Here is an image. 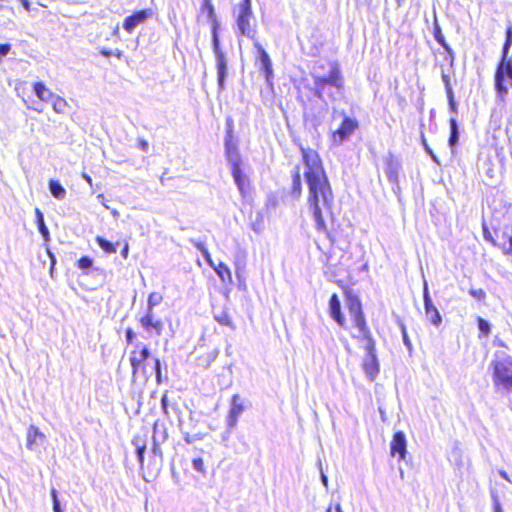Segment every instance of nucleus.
<instances>
[{
  "label": "nucleus",
  "mask_w": 512,
  "mask_h": 512,
  "mask_svg": "<svg viewBox=\"0 0 512 512\" xmlns=\"http://www.w3.org/2000/svg\"><path fill=\"white\" fill-rule=\"evenodd\" d=\"M336 285L341 289L345 301V307L349 318L342 310V304L338 294L333 293L328 302L330 318L342 329H355L358 334L353 338L366 341L367 355L362 362V368L371 381L375 380L380 372V366L376 355V343L369 328L361 298L343 280H337Z\"/></svg>",
  "instance_id": "nucleus-1"
},
{
  "label": "nucleus",
  "mask_w": 512,
  "mask_h": 512,
  "mask_svg": "<svg viewBox=\"0 0 512 512\" xmlns=\"http://www.w3.org/2000/svg\"><path fill=\"white\" fill-rule=\"evenodd\" d=\"M305 166L304 179L307 184V204L312 212L318 232L328 235L325 215H332L334 192L319 153L311 148H300Z\"/></svg>",
  "instance_id": "nucleus-2"
},
{
  "label": "nucleus",
  "mask_w": 512,
  "mask_h": 512,
  "mask_svg": "<svg viewBox=\"0 0 512 512\" xmlns=\"http://www.w3.org/2000/svg\"><path fill=\"white\" fill-rule=\"evenodd\" d=\"M197 21L205 19L210 22L213 50L217 58V76L219 88L224 87L226 77V60L223 51L220 48L219 29L220 22L218 20L213 0H202L199 12L196 17Z\"/></svg>",
  "instance_id": "nucleus-3"
},
{
  "label": "nucleus",
  "mask_w": 512,
  "mask_h": 512,
  "mask_svg": "<svg viewBox=\"0 0 512 512\" xmlns=\"http://www.w3.org/2000/svg\"><path fill=\"white\" fill-rule=\"evenodd\" d=\"M313 82L314 95L320 100L324 99L329 87L335 88L338 92H342L345 87V78L340 65L336 61L330 64L327 76H314Z\"/></svg>",
  "instance_id": "nucleus-4"
},
{
  "label": "nucleus",
  "mask_w": 512,
  "mask_h": 512,
  "mask_svg": "<svg viewBox=\"0 0 512 512\" xmlns=\"http://www.w3.org/2000/svg\"><path fill=\"white\" fill-rule=\"evenodd\" d=\"M492 380L496 389L512 392V357L503 355L491 362Z\"/></svg>",
  "instance_id": "nucleus-5"
},
{
  "label": "nucleus",
  "mask_w": 512,
  "mask_h": 512,
  "mask_svg": "<svg viewBox=\"0 0 512 512\" xmlns=\"http://www.w3.org/2000/svg\"><path fill=\"white\" fill-rule=\"evenodd\" d=\"M236 25L240 35L254 41L256 39V23L253 16L251 0H242L239 3L238 15L236 17Z\"/></svg>",
  "instance_id": "nucleus-6"
},
{
  "label": "nucleus",
  "mask_w": 512,
  "mask_h": 512,
  "mask_svg": "<svg viewBox=\"0 0 512 512\" xmlns=\"http://www.w3.org/2000/svg\"><path fill=\"white\" fill-rule=\"evenodd\" d=\"M482 232L484 239L489 242L493 247L499 249L503 255L512 257V225L510 232L508 227L504 229H495L496 237H493L492 232L486 223L482 224Z\"/></svg>",
  "instance_id": "nucleus-7"
},
{
  "label": "nucleus",
  "mask_w": 512,
  "mask_h": 512,
  "mask_svg": "<svg viewBox=\"0 0 512 512\" xmlns=\"http://www.w3.org/2000/svg\"><path fill=\"white\" fill-rule=\"evenodd\" d=\"M341 116L339 127L330 133V141L334 146H340L348 141L360 127L358 119L347 115L345 111L341 112Z\"/></svg>",
  "instance_id": "nucleus-8"
},
{
  "label": "nucleus",
  "mask_w": 512,
  "mask_h": 512,
  "mask_svg": "<svg viewBox=\"0 0 512 512\" xmlns=\"http://www.w3.org/2000/svg\"><path fill=\"white\" fill-rule=\"evenodd\" d=\"M151 353L147 345L137 343L130 351L129 361L131 366L132 378L148 377L146 361Z\"/></svg>",
  "instance_id": "nucleus-9"
},
{
  "label": "nucleus",
  "mask_w": 512,
  "mask_h": 512,
  "mask_svg": "<svg viewBox=\"0 0 512 512\" xmlns=\"http://www.w3.org/2000/svg\"><path fill=\"white\" fill-rule=\"evenodd\" d=\"M138 324L149 337H160L164 331V321L155 312L144 311L138 317Z\"/></svg>",
  "instance_id": "nucleus-10"
},
{
  "label": "nucleus",
  "mask_w": 512,
  "mask_h": 512,
  "mask_svg": "<svg viewBox=\"0 0 512 512\" xmlns=\"http://www.w3.org/2000/svg\"><path fill=\"white\" fill-rule=\"evenodd\" d=\"M253 46L258 52V57L255 60V64L259 66V69L262 72L266 83L270 87H273L274 72L270 56L259 41H254Z\"/></svg>",
  "instance_id": "nucleus-11"
},
{
  "label": "nucleus",
  "mask_w": 512,
  "mask_h": 512,
  "mask_svg": "<svg viewBox=\"0 0 512 512\" xmlns=\"http://www.w3.org/2000/svg\"><path fill=\"white\" fill-rule=\"evenodd\" d=\"M246 406L244 399L239 394L231 397L230 408L226 416L228 429H234L238 423L239 416L244 412Z\"/></svg>",
  "instance_id": "nucleus-12"
},
{
  "label": "nucleus",
  "mask_w": 512,
  "mask_h": 512,
  "mask_svg": "<svg viewBox=\"0 0 512 512\" xmlns=\"http://www.w3.org/2000/svg\"><path fill=\"white\" fill-rule=\"evenodd\" d=\"M151 17V9L137 10L124 19L123 28L127 33L131 34L137 26L145 23Z\"/></svg>",
  "instance_id": "nucleus-13"
},
{
  "label": "nucleus",
  "mask_w": 512,
  "mask_h": 512,
  "mask_svg": "<svg viewBox=\"0 0 512 512\" xmlns=\"http://www.w3.org/2000/svg\"><path fill=\"white\" fill-rule=\"evenodd\" d=\"M407 454V441L405 434L402 431H397L393 434L390 442V455L397 457L398 461H403Z\"/></svg>",
  "instance_id": "nucleus-14"
},
{
  "label": "nucleus",
  "mask_w": 512,
  "mask_h": 512,
  "mask_svg": "<svg viewBox=\"0 0 512 512\" xmlns=\"http://www.w3.org/2000/svg\"><path fill=\"white\" fill-rule=\"evenodd\" d=\"M424 299V309L426 319L434 326H439L442 322V317L438 311V309L433 305L432 300L429 296V292L427 287L424 289L423 293Z\"/></svg>",
  "instance_id": "nucleus-15"
},
{
  "label": "nucleus",
  "mask_w": 512,
  "mask_h": 512,
  "mask_svg": "<svg viewBox=\"0 0 512 512\" xmlns=\"http://www.w3.org/2000/svg\"><path fill=\"white\" fill-rule=\"evenodd\" d=\"M231 173L240 193L245 196L249 191V181L242 172L239 162L232 163Z\"/></svg>",
  "instance_id": "nucleus-16"
},
{
  "label": "nucleus",
  "mask_w": 512,
  "mask_h": 512,
  "mask_svg": "<svg viewBox=\"0 0 512 512\" xmlns=\"http://www.w3.org/2000/svg\"><path fill=\"white\" fill-rule=\"evenodd\" d=\"M291 186L289 189V195L291 198L297 200L302 195V177L299 165H296L291 171Z\"/></svg>",
  "instance_id": "nucleus-17"
},
{
  "label": "nucleus",
  "mask_w": 512,
  "mask_h": 512,
  "mask_svg": "<svg viewBox=\"0 0 512 512\" xmlns=\"http://www.w3.org/2000/svg\"><path fill=\"white\" fill-rule=\"evenodd\" d=\"M385 164L388 181L392 184L398 185L399 172L401 168L399 161L393 155H390L386 159Z\"/></svg>",
  "instance_id": "nucleus-18"
},
{
  "label": "nucleus",
  "mask_w": 512,
  "mask_h": 512,
  "mask_svg": "<svg viewBox=\"0 0 512 512\" xmlns=\"http://www.w3.org/2000/svg\"><path fill=\"white\" fill-rule=\"evenodd\" d=\"M213 269L225 286H231L233 284L231 270L225 263L220 262L215 265Z\"/></svg>",
  "instance_id": "nucleus-19"
},
{
  "label": "nucleus",
  "mask_w": 512,
  "mask_h": 512,
  "mask_svg": "<svg viewBox=\"0 0 512 512\" xmlns=\"http://www.w3.org/2000/svg\"><path fill=\"white\" fill-rule=\"evenodd\" d=\"M33 91L42 102H48L54 96L52 91L43 82H35L33 84Z\"/></svg>",
  "instance_id": "nucleus-20"
},
{
  "label": "nucleus",
  "mask_w": 512,
  "mask_h": 512,
  "mask_svg": "<svg viewBox=\"0 0 512 512\" xmlns=\"http://www.w3.org/2000/svg\"><path fill=\"white\" fill-rule=\"evenodd\" d=\"M225 152L228 157V159L231 161V164L234 161H237L240 163V155L238 152V148L236 143L234 142V137H225Z\"/></svg>",
  "instance_id": "nucleus-21"
},
{
  "label": "nucleus",
  "mask_w": 512,
  "mask_h": 512,
  "mask_svg": "<svg viewBox=\"0 0 512 512\" xmlns=\"http://www.w3.org/2000/svg\"><path fill=\"white\" fill-rule=\"evenodd\" d=\"M43 438H44V434L42 432H40L36 426H34V425L29 426L28 431H27V440H26L27 448L32 450L34 448L35 444L37 443V439H43Z\"/></svg>",
  "instance_id": "nucleus-22"
},
{
  "label": "nucleus",
  "mask_w": 512,
  "mask_h": 512,
  "mask_svg": "<svg viewBox=\"0 0 512 512\" xmlns=\"http://www.w3.org/2000/svg\"><path fill=\"white\" fill-rule=\"evenodd\" d=\"M132 443L136 447L138 462H139L140 466H143L144 453L146 450V442L141 436L136 435L133 437Z\"/></svg>",
  "instance_id": "nucleus-23"
},
{
  "label": "nucleus",
  "mask_w": 512,
  "mask_h": 512,
  "mask_svg": "<svg viewBox=\"0 0 512 512\" xmlns=\"http://www.w3.org/2000/svg\"><path fill=\"white\" fill-rule=\"evenodd\" d=\"M95 241L96 243L98 244V246L101 248V250L105 253V254H114L116 253L117 251V245L120 244L119 242L117 243H112L111 241L105 239L104 237L102 236H97L95 238Z\"/></svg>",
  "instance_id": "nucleus-24"
},
{
  "label": "nucleus",
  "mask_w": 512,
  "mask_h": 512,
  "mask_svg": "<svg viewBox=\"0 0 512 512\" xmlns=\"http://www.w3.org/2000/svg\"><path fill=\"white\" fill-rule=\"evenodd\" d=\"M49 189H50L51 194L56 199L62 200L66 196V190L57 180L52 179L49 181Z\"/></svg>",
  "instance_id": "nucleus-25"
},
{
  "label": "nucleus",
  "mask_w": 512,
  "mask_h": 512,
  "mask_svg": "<svg viewBox=\"0 0 512 512\" xmlns=\"http://www.w3.org/2000/svg\"><path fill=\"white\" fill-rule=\"evenodd\" d=\"M35 215H36V223H37L39 232L41 233V235L43 236V238L45 240H48L49 230L45 225L43 214L39 208H35Z\"/></svg>",
  "instance_id": "nucleus-26"
},
{
  "label": "nucleus",
  "mask_w": 512,
  "mask_h": 512,
  "mask_svg": "<svg viewBox=\"0 0 512 512\" xmlns=\"http://www.w3.org/2000/svg\"><path fill=\"white\" fill-rule=\"evenodd\" d=\"M163 301V296L159 292H151L147 298V308L145 311L155 312V307Z\"/></svg>",
  "instance_id": "nucleus-27"
},
{
  "label": "nucleus",
  "mask_w": 512,
  "mask_h": 512,
  "mask_svg": "<svg viewBox=\"0 0 512 512\" xmlns=\"http://www.w3.org/2000/svg\"><path fill=\"white\" fill-rule=\"evenodd\" d=\"M53 110L58 114H64L68 109L67 101L61 96H53L52 98Z\"/></svg>",
  "instance_id": "nucleus-28"
},
{
  "label": "nucleus",
  "mask_w": 512,
  "mask_h": 512,
  "mask_svg": "<svg viewBox=\"0 0 512 512\" xmlns=\"http://www.w3.org/2000/svg\"><path fill=\"white\" fill-rule=\"evenodd\" d=\"M433 35L435 40L449 53L452 54L451 47L447 44L443 34L442 30L439 25H435L433 28Z\"/></svg>",
  "instance_id": "nucleus-29"
},
{
  "label": "nucleus",
  "mask_w": 512,
  "mask_h": 512,
  "mask_svg": "<svg viewBox=\"0 0 512 512\" xmlns=\"http://www.w3.org/2000/svg\"><path fill=\"white\" fill-rule=\"evenodd\" d=\"M214 319L222 326L234 328L233 319L227 311H222L214 315Z\"/></svg>",
  "instance_id": "nucleus-30"
},
{
  "label": "nucleus",
  "mask_w": 512,
  "mask_h": 512,
  "mask_svg": "<svg viewBox=\"0 0 512 512\" xmlns=\"http://www.w3.org/2000/svg\"><path fill=\"white\" fill-rule=\"evenodd\" d=\"M458 141V127L455 118L450 119V136L448 143L451 147L455 146Z\"/></svg>",
  "instance_id": "nucleus-31"
},
{
  "label": "nucleus",
  "mask_w": 512,
  "mask_h": 512,
  "mask_svg": "<svg viewBox=\"0 0 512 512\" xmlns=\"http://www.w3.org/2000/svg\"><path fill=\"white\" fill-rule=\"evenodd\" d=\"M93 265V260L88 256H82L80 257L77 262L76 266L81 269L82 271H87L90 269Z\"/></svg>",
  "instance_id": "nucleus-32"
},
{
  "label": "nucleus",
  "mask_w": 512,
  "mask_h": 512,
  "mask_svg": "<svg viewBox=\"0 0 512 512\" xmlns=\"http://www.w3.org/2000/svg\"><path fill=\"white\" fill-rule=\"evenodd\" d=\"M193 468L199 472L201 475L207 474V468L204 463V459L202 457H196L192 460Z\"/></svg>",
  "instance_id": "nucleus-33"
},
{
  "label": "nucleus",
  "mask_w": 512,
  "mask_h": 512,
  "mask_svg": "<svg viewBox=\"0 0 512 512\" xmlns=\"http://www.w3.org/2000/svg\"><path fill=\"white\" fill-rule=\"evenodd\" d=\"M477 323H478V329H479L481 335L484 337H487L491 332L490 324L485 319H483L481 317H478Z\"/></svg>",
  "instance_id": "nucleus-34"
},
{
  "label": "nucleus",
  "mask_w": 512,
  "mask_h": 512,
  "mask_svg": "<svg viewBox=\"0 0 512 512\" xmlns=\"http://www.w3.org/2000/svg\"><path fill=\"white\" fill-rule=\"evenodd\" d=\"M196 248L202 253V255H203L204 259L206 260V262L208 263V265L213 268L215 266V264L212 260V257L210 255L209 251L207 250V248L202 243H196Z\"/></svg>",
  "instance_id": "nucleus-35"
},
{
  "label": "nucleus",
  "mask_w": 512,
  "mask_h": 512,
  "mask_svg": "<svg viewBox=\"0 0 512 512\" xmlns=\"http://www.w3.org/2000/svg\"><path fill=\"white\" fill-rule=\"evenodd\" d=\"M469 294L478 301H483L486 298V292L482 288L470 289Z\"/></svg>",
  "instance_id": "nucleus-36"
},
{
  "label": "nucleus",
  "mask_w": 512,
  "mask_h": 512,
  "mask_svg": "<svg viewBox=\"0 0 512 512\" xmlns=\"http://www.w3.org/2000/svg\"><path fill=\"white\" fill-rule=\"evenodd\" d=\"M154 371L156 376V381L158 384L162 382V371H161V362L160 359L154 358Z\"/></svg>",
  "instance_id": "nucleus-37"
},
{
  "label": "nucleus",
  "mask_w": 512,
  "mask_h": 512,
  "mask_svg": "<svg viewBox=\"0 0 512 512\" xmlns=\"http://www.w3.org/2000/svg\"><path fill=\"white\" fill-rule=\"evenodd\" d=\"M51 497L53 500V511L54 512H63V510L60 507L58 497H57V491L53 488L51 489Z\"/></svg>",
  "instance_id": "nucleus-38"
},
{
  "label": "nucleus",
  "mask_w": 512,
  "mask_h": 512,
  "mask_svg": "<svg viewBox=\"0 0 512 512\" xmlns=\"http://www.w3.org/2000/svg\"><path fill=\"white\" fill-rule=\"evenodd\" d=\"M129 250H130L129 242H128V240H124L122 242V249H121V256L124 260H126L128 258Z\"/></svg>",
  "instance_id": "nucleus-39"
},
{
  "label": "nucleus",
  "mask_w": 512,
  "mask_h": 512,
  "mask_svg": "<svg viewBox=\"0 0 512 512\" xmlns=\"http://www.w3.org/2000/svg\"><path fill=\"white\" fill-rule=\"evenodd\" d=\"M421 140H422V144H423V146H424V148H425V151H426V152H427V153L432 157V159H433L436 163H438V160H437V158H436L435 154L433 153V151L431 150V148H430V147L428 146V144H427V141H426V139H425L424 134H422Z\"/></svg>",
  "instance_id": "nucleus-40"
},
{
  "label": "nucleus",
  "mask_w": 512,
  "mask_h": 512,
  "mask_svg": "<svg viewBox=\"0 0 512 512\" xmlns=\"http://www.w3.org/2000/svg\"><path fill=\"white\" fill-rule=\"evenodd\" d=\"M125 337H126V342L128 344H131L134 342V340L136 338V334L132 328H127L125 331Z\"/></svg>",
  "instance_id": "nucleus-41"
},
{
  "label": "nucleus",
  "mask_w": 512,
  "mask_h": 512,
  "mask_svg": "<svg viewBox=\"0 0 512 512\" xmlns=\"http://www.w3.org/2000/svg\"><path fill=\"white\" fill-rule=\"evenodd\" d=\"M161 407H162V412L164 415H168L169 412H168V396H167V393L163 394L162 395V398H161Z\"/></svg>",
  "instance_id": "nucleus-42"
},
{
  "label": "nucleus",
  "mask_w": 512,
  "mask_h": 512,
  "mask_svg": "<svg viewBox=\"0 0 512 512\" xmlns=\"http://www.w3.org/2000/svg\"><path fill=\"white\" fill-rule=\"evenodd\" d=\"M226 124H227V127H226L225 137H227V138L233 137V120H232V118H227Z\"/></svg>",
  "instance_id": "nucleus-43"
},
{
  "label": "nucleus",
  "mask_w": 512,
  "mask_h": 512,
  "mask_svg": "<svg viewBox=\"0 0 512 512\" xmlns=\"http://www.w3.org/2000/svg\"><path fill=\"white\" fill-rule=\"evenodd\" d=\"M11 50V45L8 43L0 44V60L6 56Z\"/></svg>",
  "instance_id": "nucleus-44"
},
{
  "label": "nucleus",
  "mask_w": 512,
  "mask_h": 512,
  "mask_svg": "<svg viewBox=\"0 0 512 512\" xmlns=\"http://www.w3.org/2000/svg\"><path fill=\"white\" fill-rule=\"evenodd\" d=\"M138 146L144 152H146L148 150V147H149L148 142L145 139H139L138 140Z\"/></svg>",
  "instance_id": "nucleus-45"
},
{
  "label": "nucleus",
  "mask_w": 512,
  "mask_h": 512,
  "mask_svg": "<svg viewBox=\"0 0 512 512\" xmlns=\"http://www.w3.org/2000/svg\"><path fill=\"white\" fill-rule=\"evenodd\" d=\"M22 4V6L24 7L25 10L29 11L30 10V3H29V0H19Z\"/></svg>",
  "instance_id": "nucleus-46"
},
{
  "label": "nucleus",
  "mask_w": 512,
  "mask_h": 512,
  "mask_svg": "<svg viewBox=\"0 0 512 512\" xmlns=\"http://www.w3.org/2000/svg\"><path fill=\"white\" fill-rule=\"evenodd\" d=\"M494 512H503L499 502H495L493 506Z\"/></svg>",
  "instance_id": "nucleus-47"
},
{
  "label": "nucleus",
  "mask_w": 512,
  "mask_h": 512,
  "mask_svg": "<svg viewBox=\"0 0 512 512\" xmlns=\"http://www.w3.org/2000/svg\"><path fill=\"white\" fill-rule=\"evenodd\" d=\"M335 511H336V512H343V510H342V508H341V506H340L339 504H337V505L335 506ZM325 512H332V508H331V507H328V508L326 509V511H325Z\"/></svg>",
  "instance_id": "nucleus-48"
},
{
  "label": "nucleus",
  "mask_w": 512,
  "mask_h": 512,
  "mask_svg": "<svg viewBox=\"0 0 512 512\" xmlns=\"http://www.w3.org/2000/svg\"><path fill=\"white\" fill-rule=\"evenodd\" d=\"M100 53H101L103 56H105V57H109V56H111V55H112V52H111V51H109V50H106V49H101V50H100Z\"/></svg>",
  "instance_id": "nucleus-49"
},
{
  "label": "nucleus",
  "mask_w": 512,
  "mask_h": 512,
  "mask_svg": "<svg viewBox=\"0 0 512 512\" xmlns=\"http://www.w3.org/2000/svg\"><path fill=\"white\" fill-rule=\"evenodd\" d=\"M112 55H115L118 59H121L123 52L121 50H117L116 52L112 53Z\"/></svg>",
  "instance_id": "nucleus-50"
},
{
  "label": "nucleus",
  "mask_w": 512,
  "mask_h": 512,
  "mask_svg": "<svg viewBox=\"0 0 512 512\" xmlns=\"http://www.w3.org/2000/svg\"><path fill=\"white\" fill-rule=\"evenodd\" d=\"M85 179H86V182H87L88 184H90V185L92 184V179H91V177H90V176H85Z\"/></svg>",
  "instance_id": "nucleus-51"
},
{
  "label": "nucleus",
  "mask_w": 512,
  "mask_h": 512,
  "mask_svg": "<svg viewBox=\"0 0 512 512\" xmlns=\"http://www.w3.org/2000/svg\"><path fill=\"white\" fill-rule=\"evenodd\" d=\"M4 1L5 0H0V11L4 8Z\"/></svg>",
  "instance_id": "nucleus-52"
},
{
  "label": "nucleus",
  "mask_w": 512,
  "mask_h": 512,
  "mask_svg": "<svg viewBox=\"0 0 512 512\" xmlns=\"http://www.w3.org/2000/svg\"><path fill=\"white\" fill-rule=\"evenodd\" d=\"M272 205H273V206H276V205H277V200H276V198H275V197H273V199H272Z\"/></svg>",
  "instance_id": "nucleus-53"
},
{
  "label": "nucleus",
  "mask_w": 512,
  "mask_h": 512,
  "mask_svg": "<svg viewBox=\"0 0 512 512\" xmlns=\"http://www.w3.org/2000/svg\"><path fill=\"white\" fill-rule=\"evenodd\" d=\"M322 481L324 482L325 485L327 484V478L325 475H322Z\"/></svg>",
  "instance_id": "nucleus-54"
},
{
  "label": "nucleus",
  "mask_w": 512,
  "mask_h": 512,
  "mask_svg": "<svg viewBox=\"0 0 512 512\" xmlns=\"http://www.w3.org/2000/svg\"><path fill=\"white\" fill-rule=\"evenodd\" d=\"M97 198H98V199H102V200H103V199H104V195H103V194H99V195L97 196Z\"/></svg>",
  "instance_id": "nucleus-55"
},
{
  "label": "nucleus",
  "mask_w": 512,
  "mask_h": 512,
  "mask_svg": "<svg viewBox=\"0 0 512 512\" xmlns=\"http://www.w3.org/2000/svg\"><path fill=\"white\" fill-rule=\"evenodd\" d=\"M402 1H403V0H396V2L398 3V5H401V4H402Z\"/></svg>",
  "instance_id": "nucleus-56"
},
{
  "label": "nucleus",
  "mask_w": 512,
  "mask_h": 512,
  "mask_svg": "<svg viewBox=\"0 0 512 512\" xmlns=\"http://www.w3.org/2000/svg\"><path fill=\"white\" fill-rule=\"evenodd\" d=\"M327 95H328L329 97H331V98H332V100H335V97H332V95H331L330 93H327Z\"/></svg>",
  "instance_id": "nucleus-57"
}]
</instances>
